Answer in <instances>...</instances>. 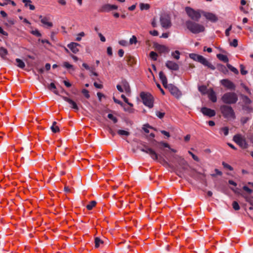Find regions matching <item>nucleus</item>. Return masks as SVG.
Instances as JSON below:
<instances>
[{"label":"nucleus","instance_id":"obj_1","mask_svg":"<svg viewBox=\"0 0 253 253\" xmlns=\"http://www.w3.org/2000/svg\"><path fill=\"white\" fill-rule=\"evenodd\" d=\"M185 25L187 28L193 34H198L205 31L203 25L191 20L186 21Z\"/></svg>","mask_w":253,"mask_h":253},{"label":"nucleus","instance_id":"obj_2","mask_svg":"<svg viewBox=\"0 0 253 253\" xmlns=\"http://www.w3.org/2000/svg\"><path fill=\"white\" fill-rule=\"evenodd\" d=\"M189 57L195 61H197L203 65L208 67L209 68L214 70L215 68L210 62H209L206 58L201 55L196 53H190Z\"/></svg>","mask_w":253,"mask_h":253},{"label":"nucleus","instance_id":"obj_3","mask_svg":"<svg viewBox=\"0 0 253 253\" xmlns=\"http://www.w3.org/2000/svg\"><path fill=\"white\" fill-rule=\"evenodd\" d=\"M221 99L226 104H234L238 101V96L234 92H227L223 94Z\"/></svg>","mask_w":253,"mask_h":253},{"label":"nucleus","instance_id":"obj_4","mask_svg":"<svg viewBox=\"0 0 253 253\" xmlns=\"http://www.w3.org/2000/svg\"><path fill=\"white\" fill-rule=\"evenodd\" d=\"M220 110L222 115L226 119H235V115L232 108L230 106L223 105L221 106Z\"/></svg>","mask_w":253,"mask_h":253},{"label":"nucleus","instance_id":"obj_5","mask_svg":"<svg viewBox=\"0 0 253 253\" xmlns=\"http://www.w3.org/2000/svg\"><path fill=\"white\" fill-rule=\"evenodd\" d=\"M140 96L143 104L151 108L153 107V97L151 94L147 92H141L140 94Z\"/></svg>","mask_w":253,"mask_h":253},{"label":"nucleus","instance_id":"obj_6","mask_svg":"<svg viewBox=\"0 0 253 253\" xmlns=\"http://www.w3.org/2000/svg\"><path fill=\"white\" fill-rule=\"evenodd\" d=\"M185 11L188 16L195 21H199L201 17V13L199 11H196L190 7H186Z\"/></svg>","mask_w":253,"mask_h":253},{"label":"nucleus","instance_id":"obj_7","mask_svg":"<svg viewBox=\"0 0 253 253\" xmlns=\"http://www.w3.org/2000/svg\"><path fill=\"white\" fill-rule=\"evenodd\" d=\"M140 150L143 152L149 154L151 158L154 160H158V154L153 149L149 147L148 146L143 145V147L140 148Z\"/></svg>","mask_w":253,"mask_h":253},{"label":"nucleus","instance_id":"obj_8","mask_svg":"<svg viewBox=\"0 0 253 253\" xmlns=\"http://www.w3.org/2000/svg\"><path fill=\"white\" fill-rule=\"evenodd\" d=\"M160 21L162 26L165 28H169L171 26L170 18L168 15L164 14L161 15Z\"/></svg>","mask_w":253,"mask_h":253},{"label":"nucleus","instance_id":"obj_9","mask_svg":"<svg viewBox=\"0 0 253 253\" xmlns=\"http://www.w3.org/2000/svg\"><path fill=\"white\" fill-rule=\"evenodd\" d=\"M168 87L170 93L176 98H179L181 96V92L175 86L170 84L168 86Z\"/></svg>","mask_w":253,"mask_h":253},{"label":"nucleus","instance_id":"obj_10","mask_svg":"<svg viewBox=\"0 0 253 253\" xmlns=\"http://www.w3.org/2000/svg\"><path fill=\"white\" fill-rule=\"evenodd\" d=\"M233 140L237 144L240 146L242 148L245 149L247 148L248 144L246 143L245 140L242 138L240 135H235L233 137Z\"/></svg>","mask_w":253,"mask_h":253},{"label":"nucleus","instance_id":"obj_11","mask_svg":"<svg viewBox=\"0 0 253 253\" xmlns=\"http://www.w3.org/2000/svg\"><path fill=\"white\" fill-rule=\"evenodd\" d=\"M201 112L205 115L209 117H212L215 115L216 113L214 110L204 107L201 108Z\"/></svg>","mask_w":253,"mask_h":253},{"label":"nucleus","instance_id":"obj_12","mask_svg":"<svg viewBox=\"0 0 253 253\" xmlns=\"http://www.w3.org/2000/svg\"><path fill=\"white\" fill-rule=\"evenodd\" d=\"M221 84L225 87L231 90L235 89V84L228 79H223L220 81Z\"/></svg>","mask_w":253,"mask_h":253},{"label":"nucleus","instance_id":"obj_13","mask_svg":"<svg viewBox=\"0 0 253 253\" xmlns=\"http://www.w3.org/2000/svg\"><path fill=\"white\" fill-rule=\"evenodd\" d=\"M61 97L64 101L68 102L71 105L70 107L72 109H73L76 111L79 110V107L74 101L66 96H62Z\"/></svg>","mask_w":253,"mask_h":253},{"label":"nucleus","instance_id":"obj_14","mask_svg":"<svg viewBox=\"0 0 253 253\" xmlns=\"http://www.w3.org/2000/svg\"><path fill=\"white\" fill-rule=\"evenodd\" d=\"M68 47L74 53H77L79 51V47L81 45L76 42H71L67 45Z\"/></svg>","mask_w":253,"mask_h":253},{"label":"nucleus","instance_id":"obj_15","mask_svg":"<svg viewBox=\"0 0 253 253\" xmlns=\"http://www.w3.org/2000/svg\"><path fill=\"white\" fill-rule=\"evenodd\" d=\"M166 66L171 70L177 71L179 69V65L172 61H167L166 63Z\"/></svg>","mask_w":253,"mask_h":253},{"label":"nucleus","instance_id":"obj_16","mask_svg":"<svg viewBox=\"0 0 253 253\" xmlns=\"http://www.w3.org/2000/svg\"><path fill=\"white\" fill-rule=\"evenodd\" d=\"M154 47L155 49L160 53H164L169 52L168 48L164 45L156 43L154 44Z\"/></svg>","mask_w":253,"mask_h":253},{"label":"nucleus","instance_id":"obj_17","mask_svg":"<svg viewBox=\"0 0 253 253\" xmlns=\"http://www.w3.org/2000/svg\"><path fill=\"white\" fill-rule=\"evenodd\" d=\"M39 18L41 19V23L46 26L47 28H50L53 26L52 23L48 21L49 18L48 17L40 15Z\"/></svg>","mask_w":253,"mask_h":253},{"label":"nucleus","instance_id":"obj_18","mask_svg":"<svg viewBox=\"0 0 253 253\" xmlns=\"http://www.w3.org/2000/svg\"><path fill=\"white\" fill-rule=\"evenodd\" d=\"M208 97L212 102H215L217 101V98L215 92L212 88H210L209 91Z\"/></svg>","mask_w":253,"mask_h":253},{"label":"nucleus","instance_id":"obj_19","mask_svg":"<svg viewBox=\"0 0 253 253\" xmlns=\"http://www.w3.org/2000/svg\"><path fill=\"white\" fill-rule=\"evenodd\" d=\"M160 79L161 80L163 85L165 87H167V78L163 71H161L159 74Z\"/></svg>","mask_w":253,"mask_h":253},{"label":"nucleus","instance_id":"obj_20","mask_svg":"<svg viewBox=\"0 0 253 253\" xmlns=\"http://www.w3.org/2000/svg\"><path fill=\"white\" fill-rule=\"evenodd\" d=\"M121 84L124 87V89L126 93L130 92V88L128 83L125 79H123L121 81Z\"/></svg>","mask_w":253,"mask_h":253},{"label":"nucleus","instance_id":"obj_21","mask_svg":"<svg viewBox=\"0 0 253 253\" xmlns=\"http://www.w3.org/2000/svg\"><path fill=\"white\" fill-rule=\"evenodd\" d=\"M205 17L209 20L211 22H216L217 20V18L215 15L211 13H205L204 14Z\"/></svg>","mask_w":253,"mask_h":253},{"label":"nucleus","instance_id":"obj_22","mask_svg":"<svg viewBox=\"0 0 253 253\" xmlns=\"http://www.w3.org/2000/svg\"><path fill=\"white\" fill-rule=\"evenodd\" d=\"M110 4H106L102 6L100 8L99 11L101 12H108L111 11Z\"/></svg>","mask_w":253,"mask_h":253},{"label":"nucleus","instance_id":"obj_23","mask_svg":"<svg viewBox=\"0 0 253 253\" xmlns=\"http://www.w3.org/2000/svg\"><path fill=\"white\" fill-rule=\"evenodd\" d=\"M7 54L8 51L6 48L3 47H0V56L2 58L5 59L6 56L7 55Z\"/></svg>","mask_w":253,"mask_h":253},{"label":"nucleus","instance_id":"obj_24","mask_svg":"<svg viewBox=\"0 0 253 253\" xmlns=\"http://www.w3.org/2000/svg\"><path fill=\"white\" fill-rule=\"evenodd\" d=\"M216 56H217V57L220 60H221L225 63H227L229 61L228 57L225 55H223L222 54H217Z\"/></svg>","mask_w":253,"mask_h":253},{"label":"nucleus","instance_id":"obj_25","mask_svg":"<svg viewBox=\"0 0 253 253\" xmlns=\"http://www.w3.org/2000/svg\"><path fill=\"white\" fill-rule=\"evenodd\" d=\"M126 61L128 65L130 66L133 65L135 63L134 58L130 55L126 56Z\"/></svg>","mask_w":253,"mask_h":253},{"label":"nucleus","instance_id":"obj_26","mask_svg":"<svg viewBox=\"0 0 253 253\" xmlns=\"http://www.w3.org/2000/svg\"><path fill=\"white\" fill-rule=\"evenodd\" d=\"M22 2L25 3L26 7L29 6L31 10H33L35 9V7L34 5L28 3L31 2L30 0H22Z\"/></svg>","mask_w":253,"mask_h":253},{"label":"nucleus","instance_id":"obj_27","mask_svg":"<svg viewBox=\"0 0 253 253\" xmlns=\"http://www.w3.org/2000/svg\"><path fill=\"white\" fill-rule=\"evenodd\" d=\"M15 61L17 63V66L18 67H19L21 69H23L25 67V64L24 62L20 59L16 58L15 59Z\"/></svg>","mask_w":253,"mask_h":253},{"label":"nucleus","instance_id":"obj_28","mask_svg":"<svg viewBox=\"0 0 253 253\" xmlns=\"http://www.w3.org/2000/svg\"><path fill=\"white\" fill-rule=\"evenodd\" d=\"M95 248H98L100 244H103V241L101 240L99 237H96L94 240Z\"/></svg>","mask_w":253,"mask_h":253},{"label":"nucleus","instance_id":"obj_29","mask_svg":"<svg viewBox=\"0 0 253 253\" xmlns=\"http://www.w3.org/2000/svg\"><path fill=\"white\" fill-rule=\"evenodd\" d=\"M96 204V202L95 201H91L90 202L89 204L86 206V209L88 210H91L95 206Z\"/></svg>","mask_w":253,"mask_h":253},{"label":"nucleus","instance_id":"obj_30","mask_svg":"<svg viewBox=\"0 0 253 253\" xmlns=\"http://www.w3.org/2000/svg\"><path fill=\"white\" fill-rule=\"evenodd\" d=\"M180 52L178 50H175L171 53V56H173L174 59L178 60L180 58Z\"/></svg>","mask_w":253,"mask_h":253},{"label":"nucleus","instance_id":"obj_31","mask_svg":"<svg viewBox=\"0 0 253 253\" xmlns=\"http://www.w3.org/2000/svg\"><path fill=\"white\" fill-rule=\"evenodd\" d=\"M139 5H140V8L141 10H148L150 8L149 4H147V3H140Z\"/></svg>","mask_w":253,"mask_h":253},{"label":"nucleus","instance_id":"obj_32","mask_svg":"<svg viewBox=\"0 0 253 253\" xmlns=\"http://www.w3.org/2000/svg\"><path fill=\"white\" fill-rule=\"evenodd\" d=\"M227 67L230 70H231L232 72H233L235 74H238L239 73L238 70L236 68L232 66L231 65H230L229 64H227Z\"/></svg>","mask_w":253,"mask_h":253},{"label":"nucleus","instance_id":"obj_33","mask_svg":"<svg viewBox=\"0 0 253 253\" xmlns=\"http://www.w3.org/2000/svg\"><path fill=\"white\" fill-rule=\"evenodd\" d=\"M243 197L245 198L246 202L250 203L251 206H253V197H249L248 196H244Z\"/></svg>","mask_w":253,"mask_h":253},{"label":"nucleus","instance_id":"obj_34","mask_svg":"<svg viewBox=\"0 0 253 253\" xmlns=\"http://www.w3.org/2000/svg\"><path fill=\"white\" fill-rule=\"evenodd\" d=\"M200 175H202L204 176V174L201 173L194 170V172L191 174V176L195 179H200Z\"/></svg>","mask_w":253,"mask_h":253},{"label":"nucleus","instance_id":"obj_35","mask_svg":"<svg viewBox=\"0 0 253 253\" xmlns=\"http://www.w3.org/2000/svg\"><path fill=\"white\" fill-rule=\"evenodd\" d=\"M200 175H202L204 176V174L201 173L194 170V172L191 174V176L195 179H200Z\"/></svg>","mask_w":253,"mask_h":253},{"label":"nucleus","instance_id":"obj_36","mask_svg":"<svg viewBox=\"0 0 253 253\" xmlns=\"http://www.w3.org/2000/svg\"><path fill=\"white\" fill-rule=\"evenodd\" d=\"M242 99L243 102L246 104H250L252 102L251 100L246 95H243L242 96Z\"/></svg>","mask_w":253,"mask_h":253},{"label":"nucleus","instance_id":"obj_37","mask_svg":"<svg viewBox=\"0 0 253 253\" xmlns=\"http://www.w3.org/2000/svg\"><path fill=\"white\" fill-rule=\"evenodd\" d=\"M63 66L65 68H67V69H72V71H74L75 70V69H74L73 66L72 65L69 64L67 62H65L63 63Z\"/></svg>","mask_w":253,"mask_h":253},{"label":"nucleus","instance_id":"obj_38","mask_svg":"<svg viewBox=\"0 0 253 253\" xmlns=\"http://www.w3.org/2000/svg\"><path fill=\"white\" fill-rule=\"evenodd\" d=\"M118 133L120 135H126L128 136L129 135V132L126 130L119 129L118 130Z\"/></svg>","mask_w":253,"mask_h":253},{"label":"nucleus","instance_id":"obj_39","mask_svg":"<svg viewBox=\"0 0 253 253\" xmlns=\"http://www.w3.org/2000/svg\"><path fill=\"white\" fill-rule=\"evenodd\" d=\"M223 132L225 136H227L229 133V129L228 127H223L220 129V132Z\"/></svg>","mask_w":253,"mask_h":253},{"label":"nucleus","instance_id":"obj_40","mask_svg":"<svg viewBox=\"0 0 253 253\" xmlns=\"http://www.w3.org/2000/svg\"><path fill=\"white\" fill-rule=\"evenodd\" d=\"M157 56H158V54L156 52H154V51H151L150 53V58L154 60V61H156L157 60Z\"/></svg>","mask_w":253,"mask_h":253},{"label":"nucleus","instance_id":"obj_41","mask_svg":"<svg viewBox=\"0 0 253 253\" xmlns=\"http://www.w3.org/2000/svg\"><path fill=\"white\" fill-rule=\"evenodd\" d=\"M198 89L200 92L204 94L206 93L207 88L205 85H201L199 86Z\"/></svg>","mask_w":253,"mask_h":253},{"label":"nucleus","instance_id":"obj_42","mask_svg":"<svg viewBox=\"0 0 253 253\" xmlns=\"http://www.w3.org/2000/svg\"><path fill=\"white\" fill-rule=\"evenodd\" d=\"M232 207H233V208L235 211H238L240 209V207L239 205V204L236 201H233V202L232 203Z\"/></svg>","mask_w":253,"mask_h":253},{"label":"nucleus","instance_id":"obj_43","mask_svg":"<svg viewBox=\"0 0 253 253\" xmlns=\"http://www.w3.org/2000/svg\"><path fill=\"white\" fill-rule=\"evenodd\" d=\"M171 157H172V158L173 159V160H171V162L172 163H174L175 161L178 163V161H180V159L182 158V157H181L178 155H172L171 156Z\"/></svg>","mask_w":253,"mask_h":253},{"label":"nucleus","instance_id":"obj_44","mask_svg":"<svg viewBox=\"0 0 253 253\" xmlns=\"http://www.w3.org/2000/svg\"><path fill=\"white\" fill-rule=\"evenodd\" d=\"M82 93L84 95L85 97L87 99H88L90 97V95L89 94L88 91L86 89H83L82 90Z\"/></svg>","mask_w":253,"mask_h":253},{"label":"nucleus","instance_id":"obj_45","mask_svg":"<svg viewBox=\"0 0 253 253\" xmlns=\"http://www.w3.org/2000/svg\"><path fill=\"white\" fill-rule=\"evenodd\" d=\"M107 117L109 119L112 120L114 123H116L118 122L117 118L114 117L112 114H109Z\"/></svg>","mask_w":253,"mask_h":253},{"label":"nucleus","instance_id":"obj_46","mask_svg":"<svg viewBox=\"0 0 253 253\" xmlns=\"http://www.w3.org/2000/svg\"><path fill=\"white\" fill-rule=\"evenodd\" d=\"M178 164L181 166H187V162L184 160L183 158L180 159V161H178Z\"/></svg>","mask_w":253,"mask_h":253},{"label":"nucleus","instance_id":"obj_47","mask_svg":"<svg viewBox=\"0 0 253 253\" xmlns=\"http://www.w3.org/2000/svg\"><path fill=\"white\" fill-rule=\"evenodd\" d=\"M222 166H223L224 168H226V169H229L230 170H233V168L231 166H230L229 165H228V164L224 162H222Z\"/></svg>","mask_w":253,"mask_h":253},{"label":"nucleus","instance_id":"obj_48","mask_svg":"<svg viewBox=\"0 0 253 253\" xmlns=\"http://www.w3.org/2000/svg\"><path fill=\"white\" fill-rule=\"evenodd\" d=\"M50 129L54 133H56L60 131L59 128L58 126H51Z\"/></svg>","mask_w":253,"mask_h":253},{"label":"nucleus","instance_id":"obj_49","mask_svg":"<svg viewBox=\"0 0 253 253\" xmlns=\"http://www.w3.org/2000/svg\"><path fill=\"white\" fill-rule=\"evenodd\" d=\"M31 33L38 37H41L42 34L40 33V32L38 30H35L31 31Z\"/></svg>","mask_w":253,"mask_h":253},{"label":"nucleus","instance_id":"obj_50","mask_svg":"<svg viewBox=\"0 0 253 253\" xmlns=\"http://www.w3.org/2000/svg\"><path fill=\"white\" fill-rule=\"evenodd\" d=\"M137 39L136 37L135 36H133L129 40V43L130 44H135L137 42Z\"/></svg>","mask_w":253,"mask_h":253},{"label":"nucleus","instance_id":"obj_51","mask_svg":"<svg viewBox=\"0 0 253 253\" xmlns=\"http://www.w3.org/2000/svg\"><path fill=\"white\" fill-rule=\"evenodd\" d=\"M230 45L236 47L238 46V40L237 39H234L233 41L230 43Z\"/></svg>","mask_w":253,"mask_h":253},{"label":"nucleus","instance_id":"obj_52","mask_svg":"<svg viewBox=\"0 0 253 253\" xmlns=\"http://www.w3.org/2000/svg\"><path fill=\"white\" fill-rule=\"evenodd\" d=\"M165 114V113L164 112H161L159 111L156 112V116L160 119H162L164 117Z\"/></svg>","mask_w":253,"mask_h":253},{"label":"nucleus","instance_id":"obj_53","mask_svg":"<svg viewBox=\"0 0 253 253\" xmlns=\"http://www.w3.org/2000/svg\"><path fill=\"white\" fill-rule=\"evenodd\" d=\"M245 67L243 65H240V71L241 74L245 75L247 74L248 72L246 70H245Z\"/></svg>","mask_w":253,"mask_h":253},{"label":"nucleus","instance_id":"obj_54","mask_svg":"<svg viewBox=\"0 0 253 253\" xmlns=\"http://www.w3.org/2000/svg\"><path fill=\"white\" fill-rule=\"evenodd\" d=\"M189 154L192 156V158L196 161L199 162V159L198 157L194 155L193 153H192L191 151H188Z\"/></svg>","mask_w":253,"mask_h":253},{"label":"nucleus","instance_id":"obj_55","mask_svg":"<svg viewBox=\"0 0 253 253\" xmlns=\"http://www.w3.org/2000/svg\"><path fill=\"white\" fill-rule=\"evenodd\" d=\"M114 101L118 104H120L121 106H124V103L120 100L116 99L115 97L113 98Z\"/></svg>","mask_w":253,"mask_h":253},{"label":"nucleus","instance_id":"obj_56","mask_svg":"<svg viewBox=\"0 0 253 253\" xmlns=\"http://www.w3.org/2000/svg\"><path fill=\"white\" fill-rule=\"evenodd\" d=\"M215 171L216 172V174H211V175L212 176V177H215L216 176V175H221L222 173L221 171L219 170L218 169H215Z\"/></svg>","mask_w":253,"mask_h":253},{"label":"nucleus","instance_id":"obj_57","mask_svg":"<svg viewBox=\"0 0 253 253\" xmlns=\"http://www.w3.org/2000/svg\"><path fill=\"white\" fill-rule=\"evenodd\" d=\"M243 190L246 191L248 193L250 194V193H252L253 192V190L249 188L247 186H244L243 187Z\"/></svg>","mask_w":253,"mask_h":253},{"label":"nucleus","instance_id":"obj_58","mask_svg":"<svg viewBox=\"0 0 253 253\" xmlns=\"http://www.w3.org/2000/svg\"><path fill=\"white\" fill-rule=\"evenodd\" d=\"M144 126L143 129L144 130V131L146 132V133H149V130L147 128H152V127L150 126L148 124H146L144 125Z\"/></svg>","mask_w":253,"mask_h":253},{"label":"nucleus","instance_id":"obj_59","mask_svg":"<svg viewBox=\"0 0 253 253\" xmlns=\"http://www.w3.org/2000/svg\"><path fill=\"white\" fill-rule=\"evenodd\" d=\"M107 52L108 55L112 56L113 54L112 48L111 46H109L107 48Z\"/></svg>","mask_w":253,"mask_h":253},{"label":"nucleus","instance_id":"obj_60","mask_svg":"<svg viewBox=\"0 0 253 253\" xmlns=\"http://www.w3.org/2000/svg\"><path fill=\"white\" fill-rule=\"evenodd\" d=\"M125 111H127L129 113L132 112V109L131 108L127 107L124 104V106H122Z\"/></svg>","mask_w":253,"mask_h":253},{"label":"nucleus","instance_id":"obj_61","mask_svg":"<svg viewBox=\"0 0 253 253\" xmlns=\"http://www.w3.org/2000/svg\"><path fill=\"white\" fill-rule=\"evenodd\" d=\"M56 88L55 84L53 83L50 84L48 86V89L50 90L55 89Z\"/></svg>","mask_w":253,"mask_h":253},{"label":"nucleus","instance_id":"obj_62","mask_svg":"<svg viewBox=\"0 0 253 253\" xmlns=\"http://www.w3.org/2000/svg\"><path fill=\"white\" fill-rule=\"evenodd\" d=\"M98 36L100 38V41L101 42H105L106 41L105 38L104 37V36H103V35L101 33H98Z\"/></svg>","mask_w":253,"mask_h":253},{"label":"nucleus","instance_id":"obj_63","mask_svg":"<svg viewBox=\"0 0 253 253\" xmlns=\"http://www.w3.org/2000/svg\"><path fill=\"white\" fill-rule=\"evenodd\" d=\"M232 29V26H230L226 30H225V35L227 37H228L229 36V32Z\"/></svg>","mask_w":253,"mask_h":253},{"label":"nucleus","instance_id":"obj_64","mask_svg":"<svg viewBox=\"0 0 253 253\" xmlns=\"http://www.w3.org/2000/svg\"><path fill=\"white\" fill-rule=\"evenodd\" d=\"M149 33L153 36H157L159 35V33L157 30L150 31Z\"/></svg>","mask_w":253,"mask_h":253}]
</instances>
